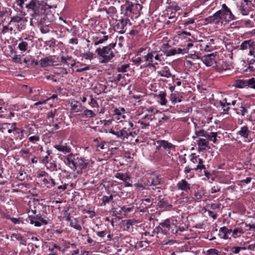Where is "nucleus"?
<instances>
[{
  "mask_svg": "<svg viewBox=\"0 0 255 255\" xmlns=\"http://www.w3.org/2000/svg\"><path fill=\"white\" fill-rule=\"evenodd\" d=\"M195 125V133L196 136H193V138L195 139L197 136H202L207 138L209 133L203 129H200L199 127H197L196 124L194 123Z\"/></svg>",
  "mask_w": 255,
  "mask_h": 255,
  "instance_id": "obj_22",
  "label": "nucleus"
},
{
  "mask_svg": "<svg viewBox=\"0 0 255 255\" xmlns=\"http://www.w3.org/2000/svg\"><path fill=\"white\" fill-rule=\"evenodd\" d=\"M250 132V131L249 130L248 127L247 126H245L241 128L240 130L237 133L245 139V141L250 142L252 139H251V137L249 138Z\"/></svg>",
  "mask_w": 255,
  "mask_h": 255,
  "instance_id": "obj_19",
  "label": "nucleus"
},
{
  "mask_svg": "<svg viewBox=\"0 0 255 255\" xmlns=\"http://www.w3.org/2000/svg\"><path fill=\"white\" fill-rule=\"evenodd\" d=\"M158 74L161 77H164L166 78H169L172 77L174 78V75H172L170 72L169 68L167 66H164L162 68V69L158 72Z\"/></svg>",
  "mask_w": 255,
  "mask_h": 255,
  "instance_id": "obj_26",
  "label": "nucleus"
},
{
  "mask_svg": "<svg viewBox=\"0 0 255 255\" xmlns=\"http://www.w3.org/2000/svg\"><path fill=\"white\" fill-rule=\"evenodd\" d=\"M12 61L15 63L22 64V60L20 55H16L12 58Z\"/></svg>",
  "mask_w": 255,
  "mask_h": 255,
  "instance_id": "obj_53",
  "label": "nucleus"
},
{
  "mask_svg": "<svg viewBox=\"0 0 255 255\" xmlns=\"http://www.w3.org/2000/svg\"><path fill=\"white\" fill-rule=\"evenodd\" d=\"M28 140L30 142L34 143L39 140V137L37 135L31 136L28 138Z\"/></svg>",
  "mask_w": 255,
  "mask_h": 255,
  "instance_id": "obj_62",
  "label": "nucleus"
},
{
  "mask_svg": "<svg viewBox=\"0 0 255 255\" xmlns=\"http://www.w3.org/2000/svg\"><path fill=\"white\" fill-rule=\"evenodd\" d=\"M246 248L245 247H233L231 249L232 253L237 254H238L241 250H245Z\"/></svg>",
  "mask_w": 255,
  "mask_h": 255,
  "instance_id": "obj_49",
  "label": "nucleus"
},
{
  "mask_svg": "<svg viewBox=\"0 0 255 255\" xmlns=\"http://www.w3.org/2000/svg\"><path fill=\"white\" fill-rule=\"evenodd\" d=\"M117 137L120 138L123 140L128 139L129 136L132 135L131 131H129L127 127H124L122 129L117 131Z\"/></svg>",
  "mask_w": 255,
  "mask_h": 255,
  "instance_id": "obj_17",
  "label": "nucleus"
},
{
  "mask_svg": "<svg viewBox=\"0 0 255 255\" xmlns=\"http://www.w3.org/2000/svg\"><path fill=\"white\" fill-rule=\"evenodd\" d=\"M206 255H221V253L216 249H210L207 251Z\"/></svg>",
  "mask_w": 255,
  "mask_h": 255,
  "instance_id": "obj_44",
  "label": "nucleus"
},
{
  "mask_svg": "<svg viewBox=\"0 0 255 255\" xmlns=\"http://www.w3.org/2000/svg\"><path fill=\"white\" fill-rule=\"evenodd\" d=\"M10 126V124L2 123L0 124V135L3 133L8 128V126Z\"/></svg>",
  "mask_w": 255,
  "mask_h": 255,
  "instance_id": "obj_46",
  "label": "nucleus"
},
{
  "mask_svg": "<svg viewBox=\"0 0 255 255\" xmlns=\"http://www.w3.org/2000/svg\"><path fill=\"white\" fill-rule=\"evenodd\" d=\"M54 61L51 58V56H49L41 59L39 64L41 67H46L54 65Z\"/></svg>",
  "mask_w": 255,
  "mask_h": 255,
  "instance_id": "obj_20",
  "label": "nucleus"
},
{
  "mask_svg": "<svg viewBox=\"0 0 255 255\" xmlns=\"http://www.w3.org/2000/svg\"><path fill=\"white\" fill-rule=\"evenodd\" d=\"M177 187L179 190L188 191L190 190V184L185 180V179H182L177 184Z\"/></svg>",
  "mask_w": 255,
  "mask_h": 255,
  "instance_id": "obj_24",
  "label": "nucleus"
},
{
  "mask_svg": "<svg viewBox=\"0 0 255 255\" xmlns=\"http://www.w3.org/2000/svg\"><path fill=\"white\" fill-rule=\"evenodd\" d=\"M153 56L154 62L157 63V65L158 64L159 62H161L162 61L161 56L157 54L156 51V54H153Z\"/></svg>",
  "mask_w": 255,
  "mask_h": 255,
  "instance_id": "obj_61",
  "label": "nucleus"
},
{
  "mask_svg": "<svg viewBox=\"0 0 255 255\" xmlns=\"http://www.w3.org/2000/svg\"><path fill=\"white\" fill-rule=\"evenodd\" d=\"M198 145V148L199 151H203L206 149V147L208 146V141L204 138H199L197 141Z\"/></svg>",
  "mask_w": 255,
  "mask_h": 255,
  "instance_id": "obj_25",
  "label": "nucleus"
},
{
  "mask_svg": "<svg viewBox=\"0 0 255 255\" xmlns=\"http://www.w3.org/2000/svg\"><path fill=\"white\" fill-rule=\"evenodd\" d=\"M138 123L141 126V128H146V127H149L150 125L149 121H145V122H144L142 120H139Z\"/></svg>",
  "mask_w": 255,
  "mask_h": 255,
  "instance_id": "obj_55",
  "label": "nucleus"
},
{
  "mask_svg": "<svg viewBox=\"0 0 255 255\" xmlns=\"http://www.w3.org/2000/svg\"><path fill=\"white\" fill-rule=\"evenodd\" d=\"M129 67L128 64H124L121 66L117 68V71L118 72H125L127 71V69Z\"/></svg>",
  "mask_w": 255,
  "mask_h": 255,
  "instance_id": "obj_54",
  "label": "nucleus"
},
{
  "mask_svg": "<svg viewBox=\"0 0 255 255\" xmlns=\"http://www.w3.org/2000/svg\"><path fill=\"white\" fill-rule=\"evenodd\" d=\"M147 181L148 182L147 185L150 183V186H156L161 183L160 179L158 176L150 177Z\"/></svg>",
  "mask_w": 255,
  "mask_h": 255,
  "instance_id": "obj_27",
  "label": "nucleus"
},
{
  "mask_svg": "<svg viewBox=\"0 0 255 255\" xmlns=\"http://www.w3.org/2000/svg\"><path fill=\"white\" fill-rule=\"evenodd\" d=\"M51 6L47 4L44 1L40 0L34 13H30V25H33V21L42 20L45 23H51L55 20V16L52 12L48 11L46 13V9Z\"/></svg>",
  "mask_w": 255,
  "mask_h": 255,
  "instance_id": "obj_1",
  "label": "nucleus"
},
{
  "mask_svg": "<svg viewBox=\"0 0 255 255\" xmlns=\"http://www.w3.org/2000/svg\"><path fill=\"white\" fill-rule=\"evenodd\" d=\"M205 21L207 22V23L215 24L216 25H219L220 24L222 25L223 24L218 10L212 15L205 18Z\"/></svg>",
  "mask_w": 255,
  "mask_h": 255,
  "instance_id": "obj_12",
  "label": "nucleus"
},
{
  "mask_svg": "<svg viewBox=\"0 0 255 255\" xmlns=\"http://www.w3.org/2000/svg\"><path fill=\"white\" fill-rule=\"evenodd\" d=\"M13 30V27H9L8 26H3L2 27V32L3 33H6L8 32L9 30L12 31Z\"/></svg>",
  "mask_w": 255,
  "mask_h": 255,
  "instance_id": "obj_64",
  "label": "nucleus"
},
{
  "mask_svg": "<svg viewBox=\"0 0 255 255\" xmlns=\"http://www.w3.org/2000/svg\"><path fill=\"white\" fill-rule=\"evenodd\" d=\"M116 25V28L120 33H124L127 30V26L128 24H131L129 19L128 17L125 18H121L118 20Z\"/></svg>",
  "mask_w": 255,
  "mask_h": 255,
  "instance_id": "obj_11",
  "label": "nucleus"
},
{
  "mask_svg": "<svg viewBox=\"0 0 255 255\" xmlns=\"http://www.w3.org/2000/svg\"><path fill=\"white\" fill-rule=\"evenodd\" d=\"M218 11L223 22L229 23L236 19L235 15L225 3L222 5L221 9Z\"/></svg>",
  "mask_w": 255,
  "mask_h": 255,
  "instance_id": "obj_8",
  "label": "nucleus"
},
{
  "mask_svg": "<svg viewBox=\"0 0 255 255\" xmlns=\"http://www.w3.org/2000/svg\"><path fill=\"white\" fill-rule=\"evenodd\" d=\"M28 221L30 224H34L35 227H40L48 224L47 220L42 217L40 214L35 215H28Z\"/></svg>",
  "mask_w": 255,
  "mask_h": 255,
  "instance_id": "obj_9",
  "label": "nucleus"
},
{
  "mask_svg": "<svg viewBox=\"0 0 255 255\" xmlns=\"http://www.w3.org/2000/svg\"><path fill=\"white\" fill-rule=\"evenodd\" d=\"M81 56L87 60H91L93 58V53L89 51L81 54Z\"/></svg>",
  "mask_w": 255,
  "mask_h": 255,
  "instance_id": "obj_48",
  "label": "nucleus"
},
{
  "mask_svg": "<svg viewBox=\"0 0 255 255\" xmlns=\"http://www.w3.org/2000/svg\"><path fill=\"white\" fill-rule=\"evenodd\" d=\"M133 207H127L125 206H123L121 207V211H123L125 213H128L131 212L133 210Z\"/></svg>",
  "mask_w": 255,
  "mask_h": 255,
  "instance_id": "obj_59",
  "label": "nucleus"
},
{
  "mask_svg": "<svg viewBox=\"0 0 255 255\" xmlns=\"http://www.w3.org/2000/svg\"><path fill=\"white\" fill-rule=\"evenodd\" d=\"M34 24L37 25L42 34L47 33L50 31L49 25L42 20H35L34 21H33L32 25H34Z\"/></svg>",
  "mask_w": 255,
  "mask_h": 255,
  "instance_id": "obj_14",
  "label": "nucleus"
},
{
  "mask_svg": "<svg viewBox=\"0 0 255 255\" xmlns=\"http://www.w3.org/2000/svg\"><path fill=\"white\" fill-rule=\"evenodd\" d=\"M116 45V42L112 43L108 46L103 48L99 47L96 50V53L98 55L103 58L101 61V63H108L114 57L113 51L112 50L115 48Z\"/></svg>",
  "mask_w": 255,
  "mask_h": 255,
  "instance_id": "obj_3",
  "label": "nucleus"
},
{
  "mask_svg": "<svg viewBox=\"0 0 255 255\" xmlns=\"http://www.w3.org/2000/svg\"><path fill=\"white\" fill-rule=\"evenodd\" d=\"M141 8V4L127 0L125 4L122 6V13H124L127 17H132L133 14H137Z\"/></svg>",
  "mask_w": 255,
  "mask_h": 255,
  "instance_id": "obj_5",
  "label": "nucleus"
},
{
  "mask_svg": "<svg viewBox=\"0 0 255 255\" xmlns=\"http://www.w3.org/2000/svg\"><path fill=\"white\" fill-rule=\"evenodd\" d=\"M176 51V54H184L187 52H188V49H185V48H174Z\"/></svg>",
  "mask_w": 255,
  "mask_h": 255,
  "instance_id": "obj_56",
  "label": "nucleus"
},
{
  "mask_svg": "<svg viewBox=\"0 0 255 255\" xmlns=\"http://www.w3.org/2000/svg\"><path fill=\"white\" fill-rule=\"evenodd\" d=\"M216 52L209 54L203 56L201 58L202 62L208 67L211 66L216 63L215 57Z\"/></svg>",
  "mask_w": 255,
  "mask_h": 255,
  "instance_id": "obj_13",
  "label": "nucleus"
},
{
  "mask_svg": "<svg viewBox=\"0 0 255 255\" xmlns=\"http://www.w3.org/2000/svg\"><path fill=\"white\" fill-rule=\"evenodd\" d=\"M105 11L107 14H115L117 12V9L115 6H111L108 8H104Z\"/></svg>",
  "mask_w": 255,
  "mask_h": 255,
  "instance_id": "obj_43",
  "label": "nucleus"
},
{
  "mask_svg": "<svg viewBox=\"0 0 255 255\" xmlns=\"http://www.w3.org/2000/svg\"><path fill=\"white\" fill-rule=\"evenodd\" d=\"M194 168H195V166L193 165H190V166H187L185 167L184 172L186 175V177L187 179H190L192 177V175H191L189 176L187 174L190 173L192 170H194Z\"/></svg>",
  "mask_w": 255,
  "mask_h": 255,
  "instance_id": "obj_37",
  "label": "nucleus"
},
{
  "mask_svg": "<svg viewBox=\"0 0 255 255\" xmlns=\"http://www.w3.org/2000/svg\"><path fill=\"white\" fill-rule=\"evenodd\" d=\"M70 61H73L71 57L67 56V57H65L64 56H62L61 58V62L65 63L67 65H69L68 62Z\"/></svg>",
  "mask_w": 255,
  "mask_h": 255,
  "instance_id": "obj_57",
  "label": "nucleus"
},
{
  "mask_svg": "<svg viewBox=\"0 0 255 255\" xmlns=\"http://www.w3.org/2000/svg\"><path fill=\"white\" fill-rule=\"evenodd\" d=\"M155 153L160 151H163L168 154V156H172L173 152L175 151L176 146L169 142L166 140H157L155 143Z\"/></svg>",
  "mask_w": 255,
  "mask_h": 255,
  "instance_id": "obj_4",
  "label": "nucleus"
},
{
  "mask_svg": "<svg viewBox=\"0 0 255 255\" xmlns=\"http://www.w3.org/2000/svg\"><path fill=\"white\" fill-rule=\"evenodd\" d=\"M54 147L57 150L63 153L64 154L69 153L71 150V148L68 143H64L62 141H61L59 144L55 145Z\"/></svg>",
  "mask_w": 255,
  "mask_h": 255,
  "instance_id": "obj_16",
  "label": "nucleus"
},
{
  "mask_svg": "<svg viewBox=\"0 0 255 255\" xmlns=\"http://www.w3.org/2000/svg\"><path fill=\"white\" fill-rule=\"evenodd\" d=\"M224 101H225V102L220 101L219 102V104L222 107V109L223 110V112L227 113L229 111L230 109L229 105H230L231 104L230 103H228L226 99L224 100Z\"/></svg>",
  "mask_w": 255,
  "mask_h": 255,
  "instance_id": "obj_30",
  "label": "nucleus"
},
{
  "mask_svg": "<svg viewBox=\"0 0 255 255\" xmlns=\"http://www.w3.org/2000/svg\"><path fill=\"white\" fill-rule=\"evenodd\" d=\"M64 162L72 169L82 170L86 169L89 162L77 154L70 153L63 157Z\"/></svg>",
  "mask_w": 255,
  "mask_h": 255,
  "instance_id": "obj_2",
  "label": "nucleus"
},
{
  "mask_svg": "<svg viewBox=\"0 0 255 255\" xmlns=\"http://www.w3.org/2000/svg\"><path fill=\"white\" fill-rule=\"evenodd\" d=\"M159 225L163 229V234L170 235V230L173 227L174 224L171 225L170 219H166L159 223Z\"/></svg>",
  "mask_w": 255,
  "mask_h": 255,
  "instance_id": "obj_18",
  "label": "nucleus"
},
{
  "mask_svg": "<svg viewBox=\"0 0 255 255\" xmlns=\"http://www.w3.org/2000/svg\"><path fill=\"white\" fill-rule=\"evenodd\" d=\"M27 19L24 16H20L18 14L11 17L8 25H13L18 31H21L26 28Z\"/></svg>",
  "mask_w": 255,
  "mask_h": 255,
  "instance_id": "obj_7",
  "label": "nucleus"
},
{
  "mask_svg": "<svg viewBox=\"0 0 255 255\" xmlns=\"http://www.w3.org/2000/svg\"><path fill=\"white\" fill-rule=\"evenodd\" d=\"M163 54L167 57L171 56L176 54L175 49L162 50Z\"/></svg>",
  "mask_w": 255,
  "mask_h": 255,
  "instance_id": "obj_42",
  "label": "nucleus"
},
{
  "mask_svg": "<svg viewBox=\"0 0 255 255\" xmlns=\"http://www.w3.org/2000/svg\"><path fill=\"white\" fill-rule=\"evenodd\" d=\"M115 177L116 178L122 180L123 182H126V181L131 179V177L128 174H125L122 172L117 173L115 175Z\"/></svg>",
  "mask_w": 255,
  "mask_h": 255,
  "instance_id": "obj_28",
  "label": "nucleus"
},
{
  "mask_svg": "<svg viewBox=\"0 0 255 255\" xmlns=\"http://www.w3.org/2000/svg\"><path fill=\"white\" fill-rule=\"evenodd\" d=\"M190 161H191V165H193L195 166L194 164L198 163L197 161V156L196 155L195 153H192L190 155Z\"/></svg>",
  "mask_w": 255,
  "mask_h": 255,
  "instance_id": "obj_52",
  "label": "nucleus"
},
{
  "mask_svg": "<svg viewBox=\"0 0 255 255\" xmlns=\"http://www.w3.org/2000/svg\"><path fill=\"white\" fill-rule=\"evenodd\" d=\"M105 145H108L107 143L105 141L102 142L100 144H98L97 146V151H100V149H104L107 148V147H105Z\"/></svg>",
  "mask_w": 255,
  "mask_h": 255,
  "instance_id": "obj_60",
  "label": "nucleus"
},
{
  "mask_svg": "<svg viewBox=\"0 0 255 255\" xmlns=\"http://www.w3.org/2000/svg\"><path fill=\"white\" fill-rule=\"evenodd\" d=\"M108 35H104L103 38H100L99 40L96 41L94 43L95 45H97L99 44L103 43L104 42L107 41L108 39Z\"/></svg>",
  "mask_w": 255,
  "mask_h": 255,
  "instance_id": "obj_58",
  "label": "nucleus"
},
{
  "mask_svg": "<svg viewBox=\"0 0 255 255\" xmlns=\"http://www.w3.org/2000/svg\"><path fill=\"white\" fill-rule=\"evenodd\" d=\"M255 89V79L252 78L247 80V88Z\"/></svg>",
  "mask_w": 255,
  "mask_h": 255,
  "instance_id": "obj_40",
  "label": "nucleus"
},
{
  "mask_svg": "<svg viewBox=\"0 0 255 255\" xmlns=\"http://www.w3.org/2000/svg\"><path fill=\"white\" fill-rule=\"evenodd\" d=\"M71 110L76 113H78V112H81V111H82V110H81L82 106H81V104L80 105H78L77 104L71 103Z\"/></svg>",
  "mask_w": 255,
  "mask_h": 255,
  "instance_id": "obj_45",
  "label": "nucleus"
},
{
  "mask_svg": "<svg viewBox=\"0 0 255 255\" xmlns=\"http://www.w3.org/2000/svg\"><path fill=\"white\" fill-rule=\"evenodd\" d=\"M201 48H204L205 51H211L213 48L210 45L208 44V43H203L200 44Z\"/></svg>",
  "mask_w": 255,
  "mask_h": 255,
  "instance_id": "obj_50",
  "label": "nucleus"
},
{
  "mask_svg": "<svg viewBox=\"0 0 255 255\" xmlns=\"http://www.w3.org/2000/svg\"><path fill=\"white\" fill-rule=\"evenodd\" d=\"M234 86L236 88H247V80H237L235 81Z\"/></svg>",
  "mask_w": 255,
  "mask_h": 255,
  "instance_id": "obj_31",
  "label": "nucleus"
},
{
  "mask_svg": "<svg viewBox=\"0 0 255 255\" xmlns=\"http://www.w3.org/2000/svg\"><path fill=\"white\" fill-rule=\"evenodd\" d=\"M253 3L251 2H241V4L238 6L239 10L244 16L248 15L249 12L252 10L250 6Z\"/></svg>",
  "mask_w": 255,
  "mask_h": 255,
  "instance_id": "obj_15",
  "label": "nucleus"
},
{
  "mask_svg": "<svg viewBox=\"0 0 255 255\" xmlns=\"http://www.w3.org/2000/svg\"><path fill=\"white\" fill-rule=\"evenodd\" d=\"M20 42L18 44L17 48L22 51H26L28 48V41H32V39L29 37H26L24 39H19Z\"/></svg>",
  "mask_w": 255,
  "mask_h": 255,
  "instance_id": "obj_21",
  "label": "nucleus"
},
{
  "mask_svg": "<svg viewBox=\"0 0 255 255\" xmlns=\"http://www.w3.org/2000/svg\"><path fill=\"white\" fill-rule=\"evenodd\" d=\"M245 232V230L242 227L237 228L232 230V236L235 238V236H237L238 234H242Z\"/></svg>",
  "mask_w": 255,
  "mask_h": 255,
  "instance_id": "obj_41",
  "label": "nucleus"
},
{
  "mask_svg": "<svg viewBox=\"0 0 255 255\" xmlns=\"http://www.w3.org/2000/svg\"><path fill=\"white\" fill-rule=\"evenodd\" d=\"M12 13V10L9 8H3L0 11V19H1V22L5 20L7 17H10Z\"/></svg>",
  "mask_w": 255,
  "mask_h": 255,
  "instance_id": "obj_23",
  "label": "nucleus"
},
{
  "mask_svg": "<svg viewBox=\"0 0 255 255\" xmlns=\"http://www.w3.org/2000/svg\"><path fill=\"white\" fill-rule=\"evenodd\" d=\"M70 226L78 231H81L82 230L81 226L78 223V220L75 218H74L70 221Z\"/></svg>",
  "mask_w": 255,
  "mask_h": 255,
  "instance_id": "obj_33",
  "label": "nucleus"
},
{
  "mask_svg": "<svg viewBox=\"0 0 255 255\" xmlns=\"http://www.w3.org/2000/svg\"><path fill=\"white\" fill-rule=\"evenodd\" d=\"M39 1V0H30L28 1V0H16L15 3L17 6H19L21 11L27 9L28 12L31 10V13H34Z\"/></svg>",
  "mask_w": 255,
  "mask_h": 255,
  "instance_id": "obj_6",
  "label": "nucleus"
},
{
  "mask_svg": "<svg viewBox=\"0 0 255 255\" xmlns=\"http://www.w3.org/2000/svg\"><path fill=\"white\" fill-rule=\"evenodd\" d=\"M156 54V51H152L142 56L144 61L146 62V64L143 65V67H155L157 63L154 62V61L153 54Z\"/></svg>",
  "mask_w": 255,
  "mask_h": 255,
  "instance_id": "obj_10",
  "label": "nucleus"
},
{
  "mask_svg": "<svg viewBox=\"0 0 255 255\" xmlns=\"http://www.w3.org/2000/svg\"><path fill=\"white\" fill-rule=\"evenodd\" d=\"M56 112L57 110L56 109H54L53 110H51L50 112H48L47 115V118H54L55 116Z\"/></svg>",
  "mask_w": 255,
  "mask_h": 255,
  "instance_id": "obj_63",
  "label": "nucleus"
},
{
  "mask_svg": "<svg viewBox=\"0 0 255 255\" xmlns=\"http://www.w3.org/2000/svg\"><path fill=\"white\" fill-rule=\"evenodd\" d=\"M10 126H9V128H11L13 131H16L18 135L20 133V132H22L21 129L16 127V123H13L11 124H10Z\"/></svg>",
  "mask_w": 255,
  "mask_h": 255,
  "instance_id": "obj_51",
  "label": "nucleus"
},
{
  "mask_svg": "<svg viewBox=\"0 0 255 255\" xmlns=\"http://www.w3.org/2000/svg\"><path fill=\"white\" fill-rule=\"evenodd\" d=\"M114 196L113 195L110 196L104 195L102 198L103 204L105 205L106 204L109 203L111 201L113 200Z\"/></svg>",
  "mask_w": 255,
  "mask_h": 255,
  "instance_id": "obj_38",
  "label": "nucleus"
},
{
  "mask_svg": "<svg viewBox=\"0 0 255 255\" xmlns=\"http://www.w3.org/2000/svg\"><path fill=\"white\" fill-rule=\"evenodd\" d=\"M255 44L251 40L244 41L240 45V49L245 50L249 47H253Z\"/></svg>",
  "mask_w": 255,
  "mask_h": 255,
  "instance_id": "obj_29",
  "label": "nucleus"
},
{
  "mask_svg": "<svg viewBox=\"0 0 255 255\" xmlns=\"http://www.w3.org/2000/svg\"><path fill=\"white\" fill-rule=\"evenodd\" d=\"M220 232H222L224 234V238H228V236L232 233V230L229 229L226 227H221L219 230Z\"/></svg>",
  "mask_w": 255,
  "mask_h": 255,
  "instance_id": "obj_36",
  "label": "nucleus"
},
{
  "mask_svg": "<svg viewBox=\"0 0 255 255\" xmlns=\"http://www.w3.org/2000/svg\"><path fill=\"white\" fill-rule=\"evenodd\" d=\"M158 205L161 208H171L172 206L171 204H168L166 201L163 200H160L158 203Z\"/></svg>",
  "mask_w": 255,
  "mask_h": 255,
  "instance_id": "obj_39",
  "label": "nucleus"
},
{
  "mask_svg": "<svg viewBox=\"0 0 255 255\" xmlns=\"http://www.w3.org/2000/svg\"><path fill=\"white\" fill-rule=\"evenodd\" d=\"M166 94L164 92H160L158 95V97L159 99V103L161 105H165L167 101L165 99Z\"/></svg>",
  "mask_w": 255,
  "mask_h": 255,
  "instance_id": "obj_32",
  "label": "nucleus"
},
{
  "mask_svg": "<svg viewBox=\"0 0 255 255\" xmlns=\"http://www.w3.org/2000/svg\"><path fill=\"white\" fill-rule=\"evenodd\" d=\"M197 161H198V165L196 166H195V168H194V170L197 171L199 169H206L205 166L203 164V161L202 159L199 158V156H197Z\"/></svg>",
  "mask_w": 255,
  "mask_h": 255,
  "instance_id": "obj_35",
  "label": "nucleus"
},
{
  "mask_svg": "<svg viewBox=\"0 0 255 255\" xmlns=\"http://www.w3.org/2000/svg\"><path fill=\"white\" fill-rule=\"evenodd\" d=\"M96 116V114L91 110L86 109L82 113V117L92 118Z\"/></svg>",
  "mask_w": 255,
  "mask_h": 255,
  "instance_id": "obj_34",
  "label": "nucleus"
},
{
  "mask_svg": "<svg viewBox=\"0 0 255 255\" xmlns=\"http://www.w3.org/2000/svg\"><path fill=\"white\" fill-rule=\"evenodd\" d=\"M217 133L215 132H212L210 134H209L207 138L211 141H212L214 143L217 142Z\"/></svg>",
  "mask_w": 255,
  "mask_h": 255,
  "instance_id": "obj_47",
  "label": "nucleus"
}]
</instances>
